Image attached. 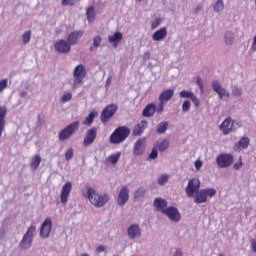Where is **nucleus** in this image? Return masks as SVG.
I'll return each instance as SVG.
<instances>
[{
	"label": "nucleus",
	"mask_w": 256,
	"mask_h": 256,
	"mask_svg": "<svg viewBox=\"0 0 256 256\" xmlns=\"http://www.w3.org/2000/svg\"><path fill=\"white\" fill-rule=\"evenodd\" d=\"M86 189L87 193H83V197H87L91 205H94V207H105V204L109 203V194L100 195L91 186H87Z\"/></svg>",
	"instance_id": "obj_1"
},
{
	"label": "nucleus",
	"mask_w": 256,
	"mask_h": 256,
	"mask_svg": "<svg viewBox=\"0 0 256 256\" xmlns=\"http://www.w3.org/2000/svg\"><path fill=\"white\" fill-rule=\"evenodd\" d=\"M131 135V129L127 126L117 127L109 137L111 145H119L123 143Z\"/></svg>",
	"instance_id": "obj_2"
},
{
	"label": "nucleus",
	"mask_w": 256,
	"mask_h": 256,
	"mask_svg": "<svg viewBox=\"0 0 256 256\" xmlns=\"http://www.w3.org/2000/svg\"><path fill=\"white\" fill-rule=\"evenodd\" d=\"M79 127H81V123L79 121H75L70 123L68 126L63 128L59 134L58 139L59 141H67V139H71L77 131H79Z\"/></svg>",
	"instance_id": "obj_3"
},
{
	"label": "nucleus",
	"mask_w": 256,
	"mask_h": 256,
	"mask_svg": "<svg viewBox=\"0 0 256 256\" xmlns=\"http://www.w3.org/2000/svg\"><path fill=\"white\" fill-rule=\"evenodd\" d=\"M173 95H175V90L173 89H168L164 90L160 95H159V103H158V110L157 113L158 115H161L163 111H165V103L168 101H171L173 99Z\"/></svg>",
	"instance_id": "obj_4"
},
{
	"label": "nucleus",
	"mask_w": 256,
	"mask_h": 256,
	"mask_svg": "<svg viewBox=\"0 0 256 256\" xmlns=\"http://www.w3.org/2000/svg\"><path fill=\"white\" fill-rule=\"evenodd\" d=\"M215 195H217V190H215L214 188L198 190L194 198V203H207V198L215 197Z\"/></svg>",
	"instance_id": "obj_5"
},
{
	"label": "nucleus",
	"mask_w": 256,
	"mask_h": 256,
	"mask_svg": "<svg viewBox=\"0 0 256 256\" xmlns=\"http://www.w3.org/2000/svg\"><path fill=\"white\" fill-rule=\"evenodd\" d=\"M74 82L73 87H77V85H83V80L87 76V71L85 70V66L79 64L75 67L74 72Z\"/></svg>",
	"instance_id": "obj_6"
},
{
	"label": "nucleus",
	"mask_w": 256,
	"mask_h": 256,
	"mask_svg": "<svg viewBox=\"0 0 256 256\" xmlns=\"http://www.w3.org/2000/svg\"><path fill=\"white\" fill-rule=\"evenodd\" d=\"M199 189H201V181L199 178L190 179L185 189L187 197H195V194L199 193Z\"/></svg>",
	"instance_id": "obj_7"
},
{
	"label": "nucleus",
	"mask_w": 256,
	"mask_h": 256,
	"mask_svg": "<svg viewBox=\"0 0 256 256\" xmlns=\"http://www.w3.org/2000/svg\"><path fill=\"white\" fill-rule=\"evenodd\" d=\"M36 227L30 226L26 232V234L23 236L22 240L20 241V247L21 249H29L33 243V233H35Z\"/></svg>",
	"instance_id": "obj_8"
},
{
	"label": "nucleus",
	"mask_w": 256,
	"mask_h": 256,
	"mask_svg": "<svg viewBox=\"0 0 256 256\" xmlns=\"http://www.w3.org/2000/svg\"><path fill=\"white\" fill-rule=\"evenodd\" d=\"M118 106L116 104H109L106 106L100 115V120L102 123H108L109 119L117 113Z\"/></svg>",
	"instance_id": "obj_9"
},
{
	"label": "nucleus",
	"mask_w": 256,
	"mask_h": 256,
	"mask_svg": "<svg viewBox=\"0 0 256 256\" xmlns=\"http://www.w3.org/2000/svg\"><path fill=\"white\" fill-rule=\"evenodd\" d=\"M233 155L231 154H220L216 158V163L220 169H227V167H231L233 165Z\"/></svg>",
	"instance_id": "obj_10"
},
{
	"label": "nucleus",
	"mask_w": 256,
	"mask_h": 256,
	"mask_svg": "<svg viewBox=\"0 0 256 256\" xmlns=\"http://www.w3.org/2000/svg\"><path fill=\"white\" fill-rule=\"evenodd\" d=\"M52 227H53V222L51 221L50 217H47L41 225L40 237H42V239H47V237L51 235Z\"/></svg>",
	"instance_id": "obj_11"
},
{
	"label": "nucleus",
	"mask_w": 256,
	"mask_h": 256,
	"mask_svg": "<svg viewBox=\"0 0 256 256\" xmlns=\"http://www.w3.org/2000/svg\"><path fill=\"white\" fill-rule=\"evenodd\" d=\"M212 89L218 94L219 98L223 101H229V92L225 88L221 87V83L215 80L212 82Z\"/></svg>",
	"instance_id": "obj_12"
},
{
	"label": "nucleus",
	"mask_w": 256,
	"mask_h": 256,
	"mask_svg": "<svg viewBox=\"0 0 256 256\" xmlns=\"http://www.w3.org/2000/svg\"><path fill=\"white\" fill-rule=\"evenodd\" d=\"M96 139H97V128H91L87 130L83 140L84 147H89V145H93Z\"/></svg>",
	"instance_id": "obj_13"
},
{
	"label": "nucleus",
	"mask_w": 256,
	"mask_h": 256,
	"mask_svg": "<svg viewBox=\"0 0 256 256\" xmlns=\"http://www.w3.org/2000/svg\"><path fill=\"white\" fill-rule=\"evenodd\" d=\"M73 189V184L71 182H66L62 190L60 192V201L64 205L69 201V195L71 194V190Z\"/></svg>",
	"instance_id": "obj_14"
},
{
	"label": "nucleus",
	"mask_w": 256,
	"mask_h": 256,
	"mask_svg": "<svg viewBox=\"0 0 256 256\" xmlns=\"http://www.w3.org/2000/svg\"><path fill=\"white\" fill-rule=\"evenodd\" d=\"M129 201V188L127 186H123L119 192L118 198H117V204L120 207H123L125 203Z\"/></svg>",
	"instance_id": "obj_15"
},
{
	"label": "nucleus",
	"mask_w": 256,
	"mask_h": 256,
	"mask_svg": "<svg viewBox=\"0 0 256 256\" xmlns=\"http://www.w3.org/2000/svg\"><path fill=\"white\" fill-rule=\"evenodd\" d=\"M163 214L167 215L171 221H180L181 220V214L179 213V210L175 207H168L165 210H163Z\"/></svg>",
	"instance_id": "obj_16"
},
{
	"label": "nucleus",
	"mask_w": 256,
	"mask_h": 256,
	"mask_svg": "<svg viewBox=\"0 0 256 256\" xmlns=\"http://www.w3.org/2000/svg\"><path fill=\"white\" fill-rule=\"evenodd\" d=\"M54 48L57 53H69L71 51V44L65 40H58L54 44Z\"/></svg>",
	"instance_id": "obj_17"
},
{
	"label": "nucleus",
	"mask_w": 256,
	"mask_h": 256,
	"mask_svg": "<svg viewBox=\"0 0 256 256\" xmlns=\"http://www.w3.org/2000/svg\"><path fill=\"white\" fill-rule=\"evenodd\" d=\"M233 120L231 118H226L220 125V131L223 135H229L233 132Z\"/></svg>",
	"instance_id": "obj_18"
},
{
	"label": "nucleus",
	"mask_w": 256,
	"mask_h": 256,
	"mask_svg": "<svg viewBox=\"0 0 256 256\" xmlns=\"http://www.w3.org/2000/svg\"><path fill=\"white\" fill-rule=\"evenodd\" d=\"M159 109V104L155 105L154 103H150L145 106L143 109L142 115L143 117H153L155 113H157V110Z\"/></svg>",
	"instance_id": "obj_19"
},
{
	"label": "nucleus",
	"mask_w": 256,
	"mask_h": 256,
	"mask_svg": "<svg viewBox=\"0 0 256 256\" xmlns=\"http://www.w3.org/2000/svg\"><path fill=\"white\" fill-rule=\"evenodd\" d=\"M83 31H73L71 32L68 37H67V41L69 43V45H77L79 39H81V37H83Z\"/></svg>",
	"instance_id": "obj_20"
},
{
	"label": "nucleus",
	"mask_w": 256,
	"mask_h": 256,
	"mask_svg": "<svg viewBox=\"0 0 256 256\" xmlns=\"http://www.w3.org/2000/svg\"><path fill=\"white\" fill-rule=\"evenodd\" d=\"M128 237L130 239H137V237H141V228H139V225L133 224L128 228Z\"/></svg>",
	"instance_id": "obj_21"
},
{
	"label": "nucleus",
	"mask_w": 256,
	"mask_h": 256,
	"mask_svg": "<svg viewBox=\"0 0 256 256\" xmlns=\"http://www.w3.org/2000/svg\"><path fill=\"white\" fill-rule=\"evenodd\" d=\"M5 117H7V107L0 106V137L5 130Z\"/></svg>",
	"instance_id": "obj_22"
},
{
	"label": "nucleus",
	"mask_w": 256,
	"mask_h": 256,
	"mask_svg": "<svg viewBox=\"0 0 256 256\" xmlns=\"http://www.w3.org/2000/svg\"><path fill=\"white\" fill-rule=\"evenodd\" d=\"M165 37H167V28L166 27L160 28L159 30L154 32V34L152 35L153 41H163V39H165Z\"/></svg>",
	"instance_id": "obj_23"
},
{
	"label": "nucleus",
	"mask_w": 256,
	"mask_h": 256,
	"mask_svg": "<svg viewBox=\"0 0 256 256\" xmlns=\"http://www.w3.org/2000/svg\"><path fill=\"white\" fill-rule=\"evenodd\" d=\"M145 127H147V120H142L141 123L137 124L133 129V135L134 137H139V135L143 134V131H145Z\"/></svg>",
	"instance_id": "obj_24"
},
{
	"label": "nucleus",
	"mask_w": 256,
	"mask_h": 256,
	"mask_svg": "<svg viewBox=\"0 0 256 256\" xmlns=\"http://www.w3.org/2000/svg\"><path fill=\"white\" fill-rule=\"evenodd\" d=\"M134 155H143L145 153V144L142 139H139L136 141L134 150H133Z\"/></svg>",
	"instance_id": "obj_25"
},
{
	"label": "nucleus",
	"mask_w": 256,
	"mask_h": 256,
	"mask_svg": "<svg viewBox=\"0 0 256 256\" xmlns=\"http://www.w3.org/2000/svg\"><path fill=\"white\" fill-rule=\"evenodd\" d=\"M154 207L163 213L167 209V201L163 198H156L154 200Z\"/></svg>",
	"instance_id": "obj_26"
},
{
	"label": "nucleus",
	"mask_w": 256,
	"mask_h": 256,
	"mask_svg": "<svg viewBox=\"0 0 256 256\" xmlns=\"http://www.w3.org/2000/svg\"><path fill=\"white\" fill-rule=\"evenodd\" d=\"M122 39H123V34L121 32H115L113 35L108 36L109 43H113L114 47H117V45Z\"/></svg>",
	"instance_id": "obj_27"
},
{
	"label": "nucleus",
	"mask_w": 256,
	"mask_h": 256,
	"mask_svg": "<svg viewBox=\"0 0 256 256\" xmlns=\"http://www.w3.org/2000/svg\"><path fill=\"white\" fill-rule=\"evenodd\" d=\"M250 140L247 137H242L239 142L235 145V149L241 151V149H247L249 147Z\"/></svg>",
	"instance_id": "obj_28"
},
{
	"label": "nucleus",
	"mask_w": 256,
	"mask_h": 256,
	"mask_svg": "<svg viewBox=\"0 0 256 256\" xmlns=\"http://www.w3.org/2000/svg\"><path fill=\"white\" fill-rule=\"evenodd\" d=\"M154 147L158 149L160 153H162L163 151H167V149H169V140L163 139L161 141H158Z\"/></svg>",
	"instance_id": "obj_29"
},
{
	"label": "nucleus",
	"mask_w": 256,
	"mask_h": 256,
	"mask_svg": "<svg viewBox=\"0 0 256 256\" xmlns=\"http://www.w3.org/2000/svg\"><path fill=\"white\" fill-rule=\"evenodd\" d=\"M99 115V113L97 112H91L86 119L83 122V125H87L88 127H91V125H93V121H95V117H97Z\"/></svg>",
	"instance_id": "obj_30"
},
{
	"label": "nucleus",
	"mask_w": 256,
	"mask_h": 256,
	"mask_svg": "<svg viewBox=\"0 0 256 256\" xmlns=\"http://www.w3.org/2000/svg\"><path fill=\"white\" fill-rule=\"evenodd\" d=\"M39 165H41V156L40 155L33 156L30 162V167H32V169L35 171L36 169H39Z\"/></svg>",
	"instance_id": "obj_31"
},
{
	"label": "nucleus",
	"mask_w": 256,
	"mask_h": 256,
	"mask_svg": "<svg viewBox=\"0 0 256 256\" xmlns=\"http://www.w3.org/2000/svg\"><path fill=\"white\" fill-rule=\"evenodd\" d=\"M86 16L89 23H93L95 21V7L90 6L86 11Z\"/></svg>",
	"instance_id": "obj_32"
},
{
	"label": "nucleus",
	"mask_w": 256,
	"mask_h": 256,
	"mask_svg": "<svg viewBox=\"0 0 256 256\" xmlns=\"http://www.w3.org/2000/svg\"><path fill=\"white\" fill-rule=\"evenodd\" d=\"M119 159H121V152H117L115 154H111L108 157V161L109 163H111L112 165H117V163L119 162Z\"/></svg>",
	"instance_id": "obj_33"
},
{
	"label": "nucleus",
	"mask_w": 256,
	"mask_h": 256,
	"mask_svg": "<svg viewBox=\"0 0 256 256\" xmlns=\"http://www.w3.org/2000/svg\"><path fill=\"white\" fill-rule=\"evenodd\" d=\"M168 127H169L168 122H161L158 125V128H157L156 132L158 133V135H163V133H165V131H167Z\"/></svg>",
	"instance_id": "obj_34"
},
{
	"label": "nucleus",
	"mask_w": 256,
	"mask_h": 256,
	"mask_svg": "<svg viewBox=\"0 0 256 256\" xmlns=\"http://www.w3.org/2000/svg\"><path fill=\"white\" fill-rule=\"evenodd\" d=\"M101 41H103V38H101V36H95L93 38V46L90 47V51H95V49H97V47L101 45Z\"/></svg>",
	"instance_id": "obj_35"
},
{
	"label": "nucleus",
	"mask_w": 256,
	"mask_h": 256,
	"mask_svg": "<svg viewBox=\"0 0 256 256\" xmlns=\"http://www.w3.org/2000/svg\"><path fill=\"white\" fill-rule=\"evenodd\" d=\"M195 95V93L191 92V91H187V90H182L179 93V96L181 97V99H192V97Z\"/></svg>",
	"instance_id": "obj_36"
},
{
	"label": "nucleus",
	"mask_w": 256,
	"mask_h": 256,
	"mask_svg": "<svg viewBox=\"0 0 256 256\" xmlns=\"http://www.w3.org/2000/svg\"><path fill=\"white\" fill-rule=\"evenodd\" d=\"M143 197H145V189L138 188L134 193V199L137 201L139 199H143Z\"/></svg>",
	"instance_id": "obj_37"
},
{
	"label": "nucleus",
	"mask_w": 256,
	"mask_h": 256,
	"mask_svg": "<svg viewBox=\"0 0 256 256\" xmlns=\"http://www.w3.org/2000/svg\"><path fill=\"white\" fill-rule=\"evenodd\" d=\"M223 9H225V4H223V0H218L214 5V11L216 13H220V11H223Z\"/></svg>",
	"instance_id": "obj_38"
},
{
	"label": "nucleus",
	"mask_w": 256,
	"mask_h": 256,
	"mask_svg": "<svg viewBox=\"0 0 256 256\" xmlns=\"http://www.w3.org/2000/svg\"><path fill=\"white\" fill-rule=\"evenodd\" d=\"M22 41H23L24 45H27V43H29V41H31V30H28L23 33Z\"/></svg>",
	"instance_id": "obj_39"
},
{
	"label": "nucleus",
	"mask_w": 256,
	"mask_h": 256,
	"mask_svg": "<svg viewBox=\"0 0 256 256\" xmlns=\"http://www.w3.org/2000/svg\"><path fill=\"white\" fill-rule=\"evenodd\" d=\"M71 99H73V94H71V92H64L61 96L62 103H67V101H71Z\"/></svg>",
	"instance_id": "obj_40"
},
{
	"label": "nucleus",
	"mask_w": 256,
	"mask_h": 256,
	"mask_svg": "<svg viewBox=\"0 0 256 256\" xmlns=\"http://www.w3.org/2000/svg\"><path fill=\"white\" fill-rule=\"evenodd\" d=\"M226 45H233V32H227L225 34Z\"/></svg>",
	"instance_id": "obj_41"
},
{
	"label": "nucleus",
	"mask_w": 256,
	"mask_h": 256,
	"mask_svg": "<svg viewBox=\"0 0 256 256\" xmlns=\"http://www.w3.org/2000/svg\"><path fill=\"white\" fill-rule=\"evenodd\" d=\"M8 83H9V80H7V78L0 80V93H3V91L7 89Z\"/></svg>",
	"instance_id": "obj_42"
},
{
	"label": "nucleus",
	"mask_w": 256,
	"mask_h": 256,
	"mask_svg": "<svg viewBox=\"0 0 256 256\" xmlns=\"http://www.w3.org/2000/svg\"><path fill=\"white\" fill-rule=\"evenodd\" d=\"M167 181H169V175L163 174L162 176H160L158 178V185H165V183H167Z\"/></svg>",
	"instance_id": "obj_43"
},
{
	"label": "nucleus",
	"mask_w": 256,
	"mask_h": 256,
	"mask_svg": "<svg viewBox=\"0 0 256 256\" xmlns=\"http://www.w3.org/2000/svg\"><path fill=\"white\" fill-rule=\"evenodd\" d=\"M73 155H74L73 148H69V149L66 150V152H65V160H66V161H71V159H73Z\"/></svg>",
	"instance_id": "obj_44"
},
{
	"label": "nucleus",
	"mask_w": 256,
	"mask_h": 256,
	"mask_svg": "<svg viewBox=\"0 0 256 256\" xmlns=\"http://www.w3.org/2000/svg\"><path fill=\"white\" fill-rule=\"evenodd\" d=\"M191 109V102H189V100H185L182 104V111H184V113H187V111H189Z\"/></svg>",
	"instance_id": "obj_45"
},
{
	"label": "nucleus",
	"mask_w": 256,
	"mask_h": 256,
	"mask_svg": "<svg viewBox=\"0 0 256 256\" xmlns=\"http://www.w3.org/2000/svg\"><path fill=\"white\" fill-rule=\"evenodd\" d=\"M241 167H243V157H239V161L236 162L234 165H233V168L236 170V171H239V169H241Z\"/></svg>",
	"instance_id": "obj_46"
},
{
	"label": "nucleus",
	"mask_w": 256,
	"mask_h": 256,
	"mask_svg": "<svg viewBox=\"0 0 256 256\" xmlns=\"http://www.w3.org/2000/svg\"><path fill=\"white\" fill-rule=\"evenodd\" d=\"M158 149L154 146V148L152 149V152L149 155V159H157L159 153H158Z\"/></svg>",
	"instance_id": "obj_47"
},
{
	"label": "nucleus",
	"mask_w": 256,
	"mask_h": 256,
	"mask_svg": "<svg viewBox=\"0 0 256 256\" xmlns=\"http://www.w3.org/2000/svg\"><path fill=\"white\" fill-rule=\"evenodd\" d=\"M161 25V18H156L151 24V29H157Z\"/></svg>",
	"instance_id": "obj_48"
},
{
	"label": "nucleus",
	"mask_w": 256,
	"mask_h": 256,
	"mask_svg": "<svg viewBox=\"0 0 256 256\" xmlns=\"http://www.w3.org/2000/svg\"><path fill=\"white\" fill-rule=\"evenodd\" d=\"M241 93V88L234 87L232 89V95H234V97H241Z\"/></svg>",
	"instance_id": "obj_49"
},
{
	"label": "nucleus",
	"mask_w": 256,
	"mask_h": 256,
	"mask_svg": "<svg viewBox=\"0 0 256 256\" xmlns=\"http://www.w3.org/2000/svg\"><path fill=\"white\" fill-rule=\"evenodd\" d=\"M190 99L195 107H199V105L201 104V102L199 101V98H197V96L195 94Z\"/></svg>",
	"instance_id": "obj_50"
},
{
	"label": "nucleus",
	"mask_w": 256,
	"mask_h": 256,
	"mask_svg": "<svg viewBox=\"0 0 256 256\" xmlns=\"http://www.w3.org/2000/svg\"><path fill=\"white\" fill-rule=\"evenodd\" d=\"M63 7H66L67 5H75V0H62Z\"/></svg>",
	"instance_id": "obj_51"
},
{
	"label": "nucleus",
	"mask_w": 256,
	"mask_h": 256,
	"mask_svg": "<svg viewBox=\"0 0 256 256\" xmlns=\"http://www.w3.org/2000/svg\"><path fill=\"white\" fill-rule=\"evenodd\" d=\"M195 167H196V170L199 171V169H201L203 167V161L197 160L195 162Z\"/></svg>",
	"instance_id": "obj_52"
},
{
	"label": "nucleus",
	"mask_w": 256,
	"mask_h": 256,
	"mask_svg": "<svg viewBox=\"0 0 256 256\" xmlns=\"http://www.w3.org/2000/svg\"><path fill=\"white\" fill-rule=\"evenodd\" d=\"M197 85L199 86V88L201 90H203V80L201 79V77H198L197 78V81H196Z\"/></svg>",
	"instance_id": "obj_53"
},
{
	"label": "nucleus",
	"mask_w": 256,
	"mask_h": 256,
	"mask_svg": "<svg viewBox=\"0 0 256 256\" xmlns=\"http://www.w3.org/2000/svg\"><path fill=\"white\" fill-rule=\"evenodd\" d=\"M103 252H105V246L103 245L98 246L96 249V253H103Z\"/></svg>",
	"instance_id": "obj_54"
},
{
	"label": "nucleus",
	"mask_w": 256,
	"mask_h": 256,
	"mask_svg": "<svg viewBox=\"0 0 256 256\" xmlns=\"http://www.w3.org/2000/svg\"><path fill=\"white\" fill-rule=\"evenodd\" d=\"M150 57H151V53L145 52L143 55V61H148V59H150Z\"/></svg>",
	"instance_id": "obj_55"
},
{
	"label": "nucleus",
	"mask_w": 256,
	"mask_h": 256,
	"mask_svg": "<svg viewBox=\"0 0 256 256\" xmlns=\"http://www.w3.org/2000/svg\"><path fill=\"white\" fill-rule=\"evenodd\" d=\"M251 49H252V51H256V36H254V39H253V42L251 45Z\"/></svg>",
	"instance_id": "obj_56"
},
{
	"label": "nucleus",
	"mask_w": 256,
	"mask_h": 256,
	"mask_svg": "<svg viewBox=\"0 0 256 256\" xmlns=\"http://www.w3.org/2000/svg\"><path fill=\"white\" fill-rule=\"evenodd\" d=\"M251 245H252V251H254V253H256V240H253L251 242Z\"/></svg>",
	"instance_id": "obj_57"
},
{
	"label": "nucleus",
	"mask_w": 256,
	"mask_h": 256,
	"mask_svg": "<svg viewBox=\"0 0 256 256\" xmlns=\"http://www.w3.org/2000/svg\"><path fill=\"white\" fill-rule=\"evenodd\" d=\"M174 256H183V253H181V250H176Z\"/></svg>",
	"instance_id": "obj_58"
},
{
	"label": "nucleus",
	"mask_w": 256,
	"mask_h": 256,
	"mask_svg": "<svg viewBox=\"0 0 256 256\" xmlns=\"http://www.w3.org/2000/svg\"><path fill=\"white\" fill-rule=\"evenodd\" d=\"M20 97H27V92L25 91L20 92Z\"/></svg>",
	"instance_id": "obj_59"
},
{
	"label": "nucleus",
	"mask_w": 256,
	"mask_h": 256,
	"mask_svg": "<svg viewBox=\"0 0 256 256\" xmlns=\"http://www.w3.org/2000/svg\"><path fill=\"white\" fill-rule=\"evenodd\" d=\"M81 256H89V254H85V253H84V254H82Z\"/></svg>",
	"instance_id": "obj_60"
},
{
	"label": "nucleus",
	"mask_w": 256,
	"mask_h": 256,
	"mask_svg": "<svg viewBox=\"0 0 256 256\" xmlns=\"http://www.w3.org/2000/svg\"><path fill=\"white\" fill-rule=\"evenodd\" d=\"M218 256H224L223 254H220V255H218Z\"/></svg>",
	"instance_id": "obj_61"
}]
</instances>
